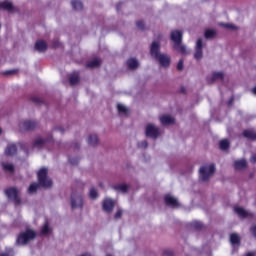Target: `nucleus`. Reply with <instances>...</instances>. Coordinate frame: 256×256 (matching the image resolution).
Masks as SVG:
<instances>
[{
  "label": "nucleus",
  "mask_w": 256,
  "mask_h": 256,
  "mask_svg": "<svg viewBox=\"0 0 256 256\" xmlns=\"http://www.w3.org/2000/svg\"><path fill=\"white\" fill-rule=\"evenodd\" d=\"M160 49H161V44H159V42H156V41L152 42L150 47L151 56L154 57V59H157V61H159L162 67H169L171 63V57H169V55L167 54L159 53Z\"/></svg>",
  "instance_id": "obj_2"
},
{
  "label": "nucleus",
  "mask_w": 256,
  "mask_h": 256,
  "mask_svg": "<svg viewBox=\"0 0 256 256\" xmlns=\"http://www.w3.org/2000/svg\"><path fill=\"white\" fill-rule=\"evenodd\" d=\"M121 215H123V210L118 209L114 217L115 219H120Z\"/></svg>",
  "instance_id": "obj_38"
},
{
  "label": "nucleus",
  "mask_w": 256,
  "mask_h": 256,
  "mask_svg": "<svg viewBox=\"0 0 256 256\" xmlns=\"http://www.w3.org/2000/svg\"><path fill=\"white\" fill-rule=\"evenodd\" d=\"M194 59H196V61H200V59H203V40L201 38L198 39L196 42Z\"/></svg>",
  "instance_id": "obj_10"
},
{
  "label": "nucleus",
  "mask_w": 256,
  "mask_h": 256,
  "mask_svg": "<svg viewBox=\"0 0 256 256\" xmlns=\"http://www.w3.org/2000/svg\"><path fill=\"white\" fill-rule=\"evenodd\" d=\"M251 163H256V155H252L250 158Z\"/></svg>",
  "instance_id": "obj_41"
},
{
  "label": "nucleus",
  "mask_w": 256,
  "mask_h": 256,
  "mask_svg": "<svg viewBox=\"0 0 256 256\" xmlns=\"http://www.w3.org/2000/svg\"><path fill=\"white\" fill-rule=\"evenodd\" d=\"M223 72H213L208 78L209 83H215V81H223Z\"/></svg>",
  "instance_id": "obj_14"
},
{
  "label": "nucleus",
  "mask_w": 256,
  "mask_h": 256,
  "mask_svg": "<svg viewBox=\"0 0 256 256\" xmlns=\"http://www.w3.org/2000/svg\"><path fill=\"white\" fill-rule=\"evenodd\" d=\"M171 39L174 43V49L181 53L182 55H188L189 50H187V46L183 45L181 41H183V32L179 30H174L171 32Z\"/></svg>",
  "instance_id": "obj_3"
},
{
  "label": "nucleus",
  "mask_w": 256,
  "mask_h": 256,
  "mask_svg": "<svg viewBox=\"0 0 256 256\" xmlns=\"http://www.w3.org/2000/svg\"><path fill=\"white\" fill-rule=\"evenodd\" d=\"M97 195H98L97 189L91 188L90 189V197H91V199H97Z\"/></svg>",
  "instance_id": "obj_36"
},
{
  "label": "nucleus",
  "mask_w": 256,
  "mask_h": 256,
  "mask_svg": "<svg viewBox=\"0 0 256 256\" xmlns=\"http://www.w3.org/2000/svg\"><path fill=\"white\" fill-rule=\"evenodd\" d=\"M127 66L130 69H137V67H139V61L137 59H135V58H130L127 61Z\"/></svg>",
  "instance_id": "obj_23"
},
{
  "label": "nucleus",
  "mask_w": 256,
  "mask_h": 256,
  "mask_svg": "<svg viewBox=\"0 0 256 256\" xmlns=\"http://www.w3.org/2000/svg\"><path fill=\"white\" fill-rule=\"evenodd\" d=\"M217 35V32L215 30H206L205 31V38L206 39H213Z\"/></svg>",
  "instance_id": "obj_34"
},
{
  "label": "nucleus",
  "mask_w": 256,
  "mask_h": 256,
  "mask_svg": "<svg viewBox=\"0 0 256 256\" xmlns=\"http://www.w3.org/2000/svg\"><path fill=\"white\" fill-rule=\"evenodd\" d=\"M35 49L36 51H39V53H43V51H47V42L43 40H38L35 43Z\"/></svg>",
  "instance_id": "obj_17"
},
{
  "label": "nucleus",
  "mask_w": 256,
  "mask_h": 256,
  "mask_svg": "<svg viewBox=\"0 0 256 256\" xmlns=\"http://www.w3.org/2000/svg\"><path fill=\"white\" fill-rule=\"evenodd\" d=\"M47 173H48L47 168H42L38 171L39 184L32 183L28 188L29 193H35L37 189H39V185L40 187H45V188H49L51 187V185H53V181L49 177H47Z\"/></svg>",
  "instance_id": "obj_1"
},
{
  "label": "nucleus",
  "mask_w": 256,
  "mask_h": 256,
  "mask_svg": "<svg viewBox=\"0 0 256 256\" xmlns=\"http://www.w3.org/2000/svg\"><path fill=\"white\" fill-rule=\"evenodd\" d=\"M79 83V73L74 72L70 76V85H77Z\"/></svg>",
  "instance_id": "obj_30"
},
{
  "label": "nucleus",
  "mask_w": 256,
  "mask_h": 256,
  "mask_svg": "<svg viewBox=\"0 0 256 256\" xmlns=\"http://www.w3.org/2000/svg\"><path fill=\"white\" fill-rule=\"evenodd\" d=\"M160 134H161V130H159V127L155 126L154 124H148L146 126L147 137H151L152 139H157V136Z\"/></svg>",
  "instance_id": "obj_6"
},
{
  "label": "nucleus",
  "mask_w": 256,
  "mask_h": 256,
  "mask_svg": "<svg viewBox=\"0 0 256 256\" xmlns=\"http://www.w3.org/2000/svg\"><path fill=\"white\" fill-rule=\"evenodd\" d=\"M234 211L236 214H238L242 219H245L246 217H249L251 215L249 212H247L245 209L242 207L236 206L234 208Z\"/></svg>",
  "instance_id": "obj_18"
},
{
  "label": "nucleus",
  "mask_w": 256,
  "mask_h": 256,
  "mask_svg": "<svg viewBox=\"0 0 256 256\" xmlns=\"http://www.w3.org/2000/svg\"><path fill=\"white\" fill-rule=\"evenodd\" d=\"M246 256H256L255 252H248Z\"/></svg>",
  "instance_id": "obj_43"
},
{
  "label": "nucleus",
  "mask_w": 256,
  "mask_h": 256,
  "mask_svg": "<svg viewBox=\"0 0 256 256\" xmlns=\"http://www.w3.org/2000/svg\"><path fill=\"white\" fill-rule=\"evenodd\" d=\"M101 65V59L99 58H94L92 61L87 63V67L90 69H95V67H99Z\"/></svg>",
  "instance_id": "obj_24"
},
{
  "label": "nucleus",
  "mask_w": 256,
  "mask_h": 256,
  "mask_svg": "<svg viewBox=\"0 0 256 256\" xmlns=\"http://www.w3.org/2000/svg\"><path fill=\"white\" fill-rule=\"evenodd\" d=\"M138 29H144L145 28V23H143V21H138L136 23Z\"/></svg>",
  "instance_id": "obj_39"
},
{
  "label": "nucleus",
  "mask_w": 256,
  "mask_h": 256,
  "mask_svg": "<svg viewBox=\"0 0 256 256\" xmlns=\"http://www.w3.org/2000/svg\"><path fill=\"white\" fill-rule=\"evenodd\" d=\"M243 136L246 137V139H251L252 141L256 139V133L253 130H245L243 132Z\"/></svg>",
  "instance_id": "obj_26"
},
{
  "label": "nucleus",
  "mask_w": 256,
  "mask_h": 256,
  "mask_svg": "<svg viewBox=\"0 0 256 256\" xmlns=\"http://www.w3.org/2000/svg\"><path fill=\"white\" fill-rule=\"evenodd\" d=\"M147 145L148 144L145 140L138 143V147H140V149H146Z\"/></svg>",
  "instance_id": "obj_37"
},
{
  "label": "nucleus",
  "mask_w": 256,
  "mask_h": 256,
  "mask_svg": "<svg viewBox=\"0 0 256 256\" xmlns=\"http://www.w3.org/2000/svg\"><path fill=\"white\" fill-rule=\"evenodd\" d=\"M87 143L90 145V147H95L99 145V137L97 134H90L87 138Z\"/></svg>",
  "instance_id": "obj_15"
},
{
  "label": "nucleus",
  "mask_w": 256,
  "mask_h": 256,
  "mask_svg": "<svg viewBox=\"0 0 256 256\" xmlns=\"http://www.w3.org/2000/svg\"><path fill=\"white\" fill-rule=\"evenodd\" d=\"M117 109L120 115H127L129 113V109H127V107L123 104H118Z\"/></svg>",
  "instance_id": "obj_31"
},
{
  "label": "nucleus",
  "mask_w": 256,
  "mask_h": 256,
  "mask_svg": "<svg viewBox=\"0 0 256 256\" xmlns=\"http://www.w3.org/2000/svg\"><path fill=\"white\" fill-rule=\"evenodd\" d=\"M252 93H254V95H256V86L252 89Z\"/></svg>",
  "instance_id": "obj_44"
},
{
  "label": "nucleus",
  "mask_w": 256,
  "mask_h": 256,
  "mask_svg": "<svg viewBox=\"0 0 256 256\" xmlns=\"http://www.w3.org/2000/svg\"><path fill=\"white\" fill-rule=\"evenodd\" d=\"M199 173L201 181H209V179L213 177V173H215V164L202 166L199 170Z\"/></svg>",
  "instance_id": "obj_4"
},
{
  "label": "nucleus",
  "mask_w": 256,
  "mask_h": 256,
  "mask_svg": "<svg viewBox=\"0 0 256 256\" xmlns=\"http://www.w3.org/2000/svg\"><path fill=\"white\" fill-rule=\"evenodd\" d=\"M164 201L166 205H168L169 207H173V208L179 207V200H177V198H175V196H172L171 194L166 195L164 197Z\"/></svg>",
  "instance_id": "obj_11"
},
{
  "label": "nucleus",
  "mask_w": 256,
  "mask_h": 256,
  "mask_svg": "<svg viewBox=\"0 0 256 256\" xmlns=\"http://www.w3.org/2000/svg\"><path fill=\"white\" fill-rule=\"evenodd\" d=\"M113 207H115V201L111 198H106L103 202V209L106 213H111L113 211Z\"/></svg>",
  "instance_id": "obj_12"
},
{
  "label": "nucleus",
  "mask_w": 256,
  "mask_h": 256,
  "mask_svg": "<svg viewBox=\"0 0 256 256\" xmlns=\"http://www.w3.org/2000/svg\"><path fill=\"white\" fill-rule=\"evenodd\" d=\"M219 146L222 151H227V149H229V140H221Z\"/></svg>",
  "instance_id": "obj_33"
},
{
  "label": "nucleus",
  "mask_w": 256,
  "mask_h": 256,
  "mask_svg": "<svg viewBox=\"0 0 256 256\" xmlns=\"http://www.w3.org/2000/svg\"><path fill=\"white\" fill-rule=\"evenodd\" d=\"M241 242V238L238 236V234H231L230 235V243L233 245V247H236Z\"/></svg>",
  "instance_id": "obj_22"
},
{
  "label": "nucleus",
  "mask_w": 256,
  "mask_h": 256,
  "mask_svg": "<svg viewBox=\"0 0 256 256\" xmlns=\"http://www.w3.org/2000/svg\"><path fill=\"white\" fill-rule=\"evenodd\" d=\"M1 133H2V130H1V128H0V135H1Z\"/></svg>",
  "instance_id": "obj_47"
},
{
  "label": "nucleus",
  "mask_w": 256,
  "mask_h": 256,
  "mask_svg": "<svg viewBox=\"0 0 256 256\" xmlns=\"http://www.w3.org/2000/svg\"><path fill=\"white\" fill-rule=\"evenodd\" d=\"M12 251H13V249L9 248L8 253H11Z\"/></svg>",
  "instance_id": "obj_46"
},
{
  "label": "nucleus",
  "mask_w": 256,
  "mask_h": 256,
  "mask_svg": "<svg viewBox=\"0 0 256 256\" xmlns=\"http://www.w3.org/2000/svg\"><path fill=\"white\" fill-rule=\"evenodd\" d=\"M192 227H194V229H201L203 227V223H201L200 221H193Z\"/></svg>",
  "instance_id": "obj_35"
},
{
  "label": "nucleus",
  "mask_w": 256,
  "mask_h": 256,
  "mask_svg": "<svg viewBox=\"0 0 256 256\" xmlns=\"http://www.w3.org/2000/svg\"><path fill=\"white\" fill-rule=\"evenodd\" d=\"M2 167L4 171H7L8 173H13V171H15V166H13V164L8 162H3Z\"/></svg>",
  "instance_id": "obj_27"
},
{
  "label": "nucleus",
  "mask_w": 256,
  "mask_h": 256,
  "mask_svg": "<svg viewBox=\"0 0 256 256\" xmlns=\"http://www.w3.org/2000/svg\"><path fill=\"white\" fill-rule=\"evenodd\" d=\"M8 199L14 201V203L19 204L21 200H19V190L16 188H10L5 191Z\"/></svg>",
  "instance_id": "obj_8"
},
{
  "label": "nucleus",
  "mask_w": 256,
  "mask_h": 256,
  "mask_svg": "<svg viewBox=\"0 0 256 256\" xmlns=\"http://www.w3.org/2000/svg\"><path fill=\"white\" fill-rule=\"evenodd\" d=\"M6 155H15L17 153V146L15 144H9L5 150Z\"/></svg>",
  "instance_id": "obj_21"
},
{
  "label": "nucleus",
  "mask_w": 256,
  "mask_h": 256,
  "mask_svg": "<svg viewBox=\"0 0 256 256\" xmlns=\"http://www.w3.org/2000/svg\"><path fill=\"white\" fill-rule=\"evenodd\" d=\"M0 9H5V11H9V13H13L15 11L13 3L9 1L0 2Z\"/></svg>",
  "instance_id": "obj_16"
},
{
  "label": "nucleus",
  "mask_w": 256,
  "mask_h": 256,
  "mask_svg": "<svg viewBox=\"0 0 256 256\" xmlns=\"http://www.w3.org/2000/svg\"><path fill=\"white\" fill-rule=\"evenodd\" d=\"M71 5L75 11H81V9H83V3H81L79 0H73Z\"/></svg>",
  "instance_id": "obj_29"
},
{
  "label": "nucleus",
  "mask_w": 256,
  "mask_h": 256,
  "mask_svg": "<svg viewBox=\"0 0 256 256\" xmlns=\"http://www.w3.org/2000/svg\"><path fill=\"white\" fill-rule=\"evenodd\" d=\"M220 25L221 27H224V29H230L232 31H237V29H239V27L231 23H220Z\"/></svg>",
  "instance_id": "obj_32"
},
{
  "label": "nucleus",
  "mask_w": 256,
  "mask_h": 256,
  "mask_svg": "<svg viewBox=\"0 0 256 256\" xmlns=\"http://www.w3.org/2000/svg\"><path fill=\"white\" fill-rule=\"evenodd\" d=\"M114 191H118L119 193H127L129 191V185L127 184H116L113 186Z\"/></svg>",
  "instance_id": "obj_19"
},
{
  "label": "nucleus",
  "mask_w": 256,
  "mask_h": 256,
  "mask_svg": "<svg viewBox=\"0 0 256 256\" xmlns=\"http://www.w3.org/2000/svg\"><path fill=\"white\" fill-rule=\"evenodd\" d=\"M37 237V233L33 230H26V232H23L20 234L17 238V244L18 245H27L29 241H32V239H35Z\"/></svg>",
  "instance_id": "obj_5"
},
{
  "label": "nucleus",
  "mask_w": 256,
  "mask_h": 256,
  "mask_svg": "<svg viewBox=\"0 0 256 256\" xmlns=\"http://www.w3.org/2000/svg\"><path fill=\"white\" fill-rule=\"evenodd\" d=\"M178 71H183V60H180L177 64Z\"/></svg>",
  "instance_id": "obj_40"
},
{
  "label": "nucleus",
  "mask_w": 256,
  "mask_h": 256,
  "mask_svg": "<svg viewBox=\"0 0 256 256\" xmlns=\"http://www.w3.org/2000/svg\"><path fill=\"white\" fill-rule=\"evenodd\" d=\"M12 73H14L13 70H10V71H6L3 73V75H12Z\"/></svg>",
  "instance_id": "obj_42"
},
{
  "label": "nucleus",
  "mask_w": 256,
  "mask_h": 256,
  "mask_svg": "<svg viewBox=\"0 0 256 256\" xmlns=\"http://www.w3.org/2000/svg\"><path fill=\"white\" fill-rule=\"evenodd\" d=\"M35 127H37V122L31 120H25L19 124L20 131H33Z\"/></svg>",
  "instance_id": "obj_9"
},
{
  "label": "nucleus",
  "mask_w": 256,
  "mask_h": 256,
  "mask_svg": "<svg viewBox=\"0 0 256 256\" xmlns=\"http://www.w3.org/2000/svg\"><path fill=\"white\" fill-rule=\"evenodd\" d=\"M60 131H61V133H63V130L60 129Z\"/></svg>",
  "instance_id": "obj_48"
},
{
  "label": "nucleus",
  "mask_w": 256,
  "mask_h": 256,
  "mask_svg": "<svg viewBox=\"0 0 256 256\" xmlns=\"http://www.w3.org/2000/svg\"><path fill=\"white\" fill-rule=\"evenodd\" d=\"M234 167L237 171H241V169H245L247 167V161H245V159L238 160L234 163Z\"/></svg>",
  "instance_id": "obj_20"
},
{
  "label": "nucleus",
  "mask_w": 256,
  "mask_h": 256,
  "mask_svg": "<svg viewBox=\"0 0 256 256\" xmlns=\"http://www.w3.org/2000/svg\"><path fill=\"white\" fill-rule=\"evenodd\" d=\"M160 123L162 125H173L175 123V118L171 115H162L160 116Z\"/></svg>",
  "instance_id": "obj_13"
},
{
  "label": "nucleus",
  "mask_w": 256,
  "mask_h": 256,
  "mask_svg": "<svg viewBox=\"0 0 256 256\" xmlns=\"http://www.w3.org/2000/svg\"><path fill=\"white\" fill-rule=\"evenodd\" d=\"M43 145H45V140H43V138L38 137L34 140V144H33L34 149H41Z\"/></svg>",
  "instance_id": "obj_25"
},
{
  "label": "nucleus",
  "mask_w": 256,
  "mask_h": 256,
  "mask_svg": "<svg viewBox=\"0 0 256 256\" xmlns=\"http://www.w3.org/2000/svg\"><path fill=\"white\" fill-rule=\"evenodd\" d=\"M51 227H49V222H45L44 226L41 229V235H51Z\"/></svg>",
  "instance_id": "obj_28"
},
{
  "label": "nucleus",
  "mask_w": 256,
  "mask_h": 256,
  "mask_svg": "<svg viewBox=\"0 0 256 256\" xmlns=\"http://www.w3.org/2000/svg\"><path fill=\"white\" fill-rule=\"evenodd\" d=\"M232 103H233V98H231V99L229 100L228 105H232Z\"/></svg>",
  "instance_id": "obj_45"
},
{
  "label": "nucleus",
  "mask_w": 256,
  "mask_h": 256,
  "mask_svg": "<svg viewBox=\"0 0 256 256\" xmlns=\"http://www.w3.org/2000/svg\"><path fill=\"white\" fill-rule=\"evenodd\" d=\"M72 209H83V196L81 194H73L71 196Z\"/></svg>",
  "instance_id": "obj_7"
}]
</instances>
